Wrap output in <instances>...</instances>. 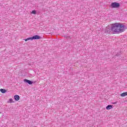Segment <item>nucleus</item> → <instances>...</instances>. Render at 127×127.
<instances>
[{
	"mask_svg": "<svg viewBox=\"0 0 127 127\" xmlns=\"http://www.w3.org/2000/svg\"><path fill=\"white\" fill-rule=\"evenodd\" d=\"M111 30L113 32L116 33L124 32L125 31V25L120 23L113 24L111 25Z\"/></svg>",
	"mask_w": 127,
	"mask_h": 127,
	"instance_id": "obj_1",
	"label": "nucleus"
},
{
	"mask_svg": "<svg viewBox=\"0 0 127 127\" xmlns=\"http://www.w3.org/2000/svg\"><path fill=\"white\" fill-rule=\"evenodd\" d=\"M41 37L38 35H35L33 37L28 38L25 40V41H28V40H33V39H40Z\"/></svg>",
	"mask_w": 127,
	"mask_h": 127,
	"instance_id": "obj_2",
	"label": "nucleus"
},
{
	"mask_svg": "<svg viewBox=\"0 0 127 127\" xmlns=\"http://www.w3.org/2000/svg\"><path fill=\"white\" fill-rule=\"evenodd\" d=\"M111 6L113 8H117L120 7V3L118 2H113L111 4Z\"/></svg>",
	"mask_w": 127,
	"mask_h": 127,
	"instance_id": "obj_3",
	"label": "nucleus"
},
{
	"mask_svg": "<svg viewBox=\"0 0 127 127\" xmlns=\"http://www.w3.org/2000/svg\"><path fill=\"white\" fill-rule=\"evenodd\" d=\"M112 31V28H110V26H107L106 27V32H107V33H110Z\"/></svg>",
	"mask_w": 127,
	"mask_h": 127,
	"instance_id": "obj_4",
	"label": "nucleus"
},
{
	"mask_svg": "<svg viewBox=\"0 0 127 127\" xmlns=\"http://www.w3.org/2000/svg\"><path fill=\"white\" fill-rule=\"evenodd\" d=\"M24 82H26V83H28L29 85H32V81L28 80V79H24Z\"/></svg>",
	"mask_w": 127,
	"mask_h": 127,
	"instance_id": "obj_5",
	"label": "nucleus"
},
{
	"mask_svg": "<svg viewBox=\"0 0 127 127\" xmlns=\"http://www.w3.org/2000/svg\"><path fill=\"white\" fill-rule=\"evenodd\" d=\"M14 98L15 99V101H19L20 97H19V96L16 95L14 96Z\"/></svg>",
	"mask_w": 127,
	"mask_h": 127,
	"instance_id": "obj_6",
	"label": "nucleus"
},
{
	"mask_svg": "<svg viewBox=\"0 0 127 127\" xmlns=\"http://www.w3.org/2000/svg\"><path fill=\"white\" fill-rule=\"evenodd\" d=\"M111 109H113V106L109 105L106 107V110H111Z\"/></svg>",
	"mask_w": 127,
	"mask_h": 127,
	"instance_id": "obj_7",
	"label": "nucleus"
},
{
	"mask_svg": "<svg viewBox=\"0 0 127 127\" xmlns=\"http://www.w3.org/2000/svg\"><path fill=\"white\" fill-rule=\"evenodd\" d=\"M0 91L1 92V93H2L3 94H4V93H6V90L5 89L1 88L0 89Z\"/></svg>",
	"mask_w": 127,
	"mask_h": 127,
	"instance_id": "obj_8",
	"label": "nucleus"
},
{
	"mask_svg": "<svg viewBox=\"0 0 127 127\" xmlns=\"http://www.w3.org/2000/svg\"><path fill=\"white\" fill-rule=\"evenodd\" d=\"M126 96H127V92H124L121 94V97H126Z\"/></svg>",
	"mask_w": 127,
	"mask_h": 127,
	"instance_id": "obj_9",
	"label": "nucleus"
},
{
	"mask_svg": "<svg viewBox=\"0 0 127 127\" xmlns=\"http://www.w3.org/2000/svg\"><path fill=\"white\" fill-rule=\"evenodd\" d=\"M32 13H33V14H35L36 13V10H33L32 11Z\"/></svg>",
	"mask_w": 127,
	"mask_h": 127,
	"instance_id": "obj_10",
	"label": "nucleus"
},
{
	"mask_svg": "<svg viewBox=\"0 0 127 127\" xmlns=\"http://www.w3.org/2000/svg\"><path fill=\"white\" fill-rule=\"evenodd\" d=\"M10 103H13V100L12 99L10 98L9 99Z\"/></svg>",
	"mask_w": 127,
	"mask_h": 127,
	"instance_id": "obj_11",
	"label": "nucleus"
}]
</instances>
